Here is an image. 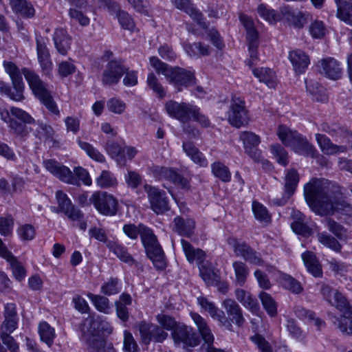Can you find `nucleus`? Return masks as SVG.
Returning a JSON list of instances; mask_svg holds the SVG:
<instances>
[{
	"label": "nucleus",
	"mask_w": 352,
	"mask_h": 352,
	"mask_svg": "<svg viewBox=\"0 0 352 352\" xmlns=\"http://www.w3.org/2000/svg\"><path fill=\"white\" fill-rule=\"evenodd\" d=\"M6 72L9 75L14 90L10 87L8 93H6L10 99L16 102L24 99L23 91L25 84L22 74L24 76L33 94L54 115L60 116V111L54 100L47 85L40 78L39 76L33 70L23 67L21 70L12 62H3Z\"/></svg>",
	"instance_id": "1"
},
{
	"label": "nucleus",
	"mask_w": 352,
	"mask_h": 352,
	"mask_svg": "<svg viewBox=\"0 0 352 352\" xmlns=\"http://www.w3.org/2000/svg\"><path fill=\"white\" fill-rule=\"evenodd\" d=\"M304 196L311 210L320 216L341 213L352 217V207L333 192L327 181L312 178L304 186Z\"/></svg>",
	"instance_id": "2"
},
{
	"label": "nucleus",
	"mask_w": 352,
	"mask_h": 352,
	"mask_svg": "<svg viewBox=\"0 0 352 352\" xmlns=\"http://www.w3.org/2000/svg\"><path fill=\"white\" fill-rule=\"evenodd\" d=\"M150 64L158 74L164 75L168 82L179 91H182L183 87H187L195 83L193 72L181 67H172L155 56L150 58Z\"/></svg>",
	"instance_id": "3"
},
{
	"label": "nucleus",
	"mask_w": 352,
	"mask_h": 352,
	"mask_svg": "<svg viewBox=\"0 0 352 352\" xmlns=\"http://www.w3.org/2000/svg\"><path fill=\"white\" fill-rule=\"evenodd\" d=\"M323 298L342 313L339 328L343 333L352 335V307L346 298L338 289L323 285L320 289Z\"/></svg>",
	"instance_id": "4"
},
{
	"label": "nucleus",
	"mask_w": 352,
	"mask_h": 352,
	"mask_svg": "<svg viewBox=\"0 0 352 352\" xmlns=\"http://www.w3.org/2000/svg\"><path fill=\"white\" fill-rule=\"evenodd\" d=\"M43 166L47 171L65 183L78 185V179H80L86 186H91L92 184L88 171L82 167L75 168L74 174L67 166L54 160H44Z\"/></svg>",
	"instance_id": "5"
},
{
	"label": "nucleus",
	"mask_w": 352,
	"mask_h": 352,
	"mask_svg": "<svg viewBox=\"0 0 352 352\" xmlns=\"http://www.w3.org/2000/svg\"><path fill=\"white\" fill-rule=\"evenodd\" d=\"M99 318L90 323V328L87 331L82 329L81 340L86 346L89 352H103L104 349V340L101 332L110 333L112 328L106 320L99 322Z\"/></svg>",
	"instance_id": "6"
},
{
	"label": "nucleus",
	"mask_w": 352,
	"mask_h": 352,
	"mask_svg": "<svg viewBox=\"0 0 352 352\" xmlns=\"http://www.w3.org/2000/svg\"><path fill=\"white\" fill-rule=\"evenodd\" d=\"M140 234L142 243L145 248L148 257L153 261L154 265L160 270L165 267L164 254L159 244L153 230L144 226Z\"/></svg>",
	"instance_id": "7"
},
{
	"label": "nucleus",
	"mask_w": 352,
	"mask_h": 352,
	"mask_svg": "<svg viewBox=\"0 0 352 352\" xmlns=\"http://www.w3.org/2000/svg\"><path fill=\"white\" fill-rule=\"evenodd\" d=\"M89 201L94 206L96 210L103 215L114 216L117 213L118 200L112 195L106 192H94L89 198Z\"/></svg>",
	"instance_id": "8"
},
{
	"label": "nucleus",
	"mask_w": 352,
	"mask_h": 352,
	"mask_svg": "<svg viewBox=\"0 0 352 352\" xmlns=\"http://www.w3.org/2000/svg\"><path fill=\"white\" fill-rule=\"evenodd\" d=\"M151 209L157 214H162L169 210L168 199L164 190L149 184H144Z\"/></svg>",
	"instance_id": "9"
},
{
	"label": "nucleus",
	"mask_w": 352,
	"mask_h": 352,
	"mask_svg": "<svg viewBox=\"0 0 352 352\" xmlns=\"http://www.w3.org/2000/svg\"><path fill=\"white\" fill-rule=\"evenodd\" d=\"M175 346L183 349L195 347L199 343V339L191 327L178 324L172 332Z\"/></svg>",
	"instance_id": "10"
},
{
	"label": "nucleus",
	"mask_w": 352,
	"mask_h": 352,
	"mask_svg": "<svg viewBox=\"0 0 352 352\" xmlns=\"http://www.w3.org/2000/svg\"><path fill=\"white\" fill-rule=\"evenodd\" d=\"M166 113L171 118L182 122L190 119V116H196L197 107L185 102L169 100L165 104Z\"/></svg>",
	"instance_id": "11"
},
{
	"label": "nucleus",
	"mask_w": 352,
	"mask_h": 352,
	"mask_svg": "<svg viewBox=\"0 0 352 352\" xmlns=\"http://www.w3.org/2000/svg\"><path fill=\"white\" fill-rule=\"evenodd\" d=\"M228 120L229 123L236 128H240L248 123V111L243 100L236 97L232 98L228 112Z\"/></svg>",
	"instance_id": "12"
},
{
	"label": "nucleus",
	"mask_w": 352,
	"mask_h": 352,
	"mask_svg": "<svg viewBox=\"0 0 352 352\" xmlns=\"http://www.w3.org/2000/svg\"><path fill=\"white\" fill-rule=\"evenodd\" d=\"M240 140L243 142L245 152L256 162H263L261 151L257 148L260 144V138L250 131H242L239 134Z\"/></svg>",
	"instance_id": "13"
},
{
	"label": "nucleus",
	"mask_w": 352,
	"mask_h": 352,
	"mask_svg": "<svg viewBox=\"0 0 352 352\" xmlns=\"http://www.w3.org/2000/svg\"><path fill=\"white\" fill-rule=\"evenodd\" d=\"M126 68L118 60H111L105 66L102 75V82L104 85H113L119 82Z\"/></svg>",
	"instance_id": "14"
},
{
	"label": "nucleus",
	"mask_w": 352,
	"mask_h": 352,
	"mask_svg": "<svg viewBox=\"0 0 352 352\" xmlns=\"http://www.w3.org/2000/svg\"><path fill=\"white\" fill-rule=\"evenodd\" d=\"M36 52L37 58L43 73L47 76H52L53 64L51 60L49 50L47 47L46 39L37 36Z\"/></svg>",
	"instance_id": "15"
},
{
	"label": "nucleus",
	"mask_w": 352,
	"mask_h": 352,
	"mask_svg": "<svg viewBox=\"0 0 352 352\" xmlns=\"http://www.w3.org/2000/svg\"><path fill=\"white\" fill-rule=\"evenodd\" d=\"M56 199L60 211L64 212L70 220L80 221L83 217L82 212L74 207L71 199L62 190L56 191Z\"/></svg>",
	"instance_id": "16"
},
{
	"label": "nucleus",
	"mask_w": 352,
	"mask_h": 352,
	"mask_svg": "<svg viewBox=\"0 0 352 352\" xmlns=\"http://www.w3.org/2000/svg\"><path fill=\"white\" fill-rule=\"evenodd\" d=\"M197 300L198 305L207 311L212 318L218 320L228 330L232 331V325L230 321L226 318L224 312L219 310L213 302L209 301L204 296L198 297Z\"/></svg>",
	"instance_id": "17"
},
{
	"label": "nucleus",
	"mask_w": 352,
	"mask_h": 352,
	"mask_svg": "<svg viewBox=\"0 0 352 352\" xmlns=\"http://www.w3.org/2000/svg\"><path fill=\"white\" fill-rule=\"evenodd\" d=\"M197 300L198 305L207 311L212 318L218 320L228 330L232 331V325L230 321L226 318L224 312L219 310L213 302L209 301L204 296L198 297Z\"/></svg>",
	"instance_id": "18"
},
{
	"label": "nucleus",
	"mask_w": 352,
	"mask_h": 352,
	"mask_svg": "<svg viewBox=\"0 0 352 352\" xmlns=\"http://www.w3.org/2000/svg\"><path fill=\"white\" fill-rule=\"evenodd\" d=\"M139 329L142 342L147 344L151 340L162 342L168 336V333L156 325L141 323Z\"/></svg>",
	"instance_id": "19"
},
{
	"label": "nucleus",
	"mask_w": 352,
	"mask_h": 352,
	"mask_svg": "<svg viewBox=\"0 0 352 352\" xmlns=\"http://www.w3.org/2000/svg\"><path fill=\"white\" fill-rule=\"evenodd\" d=\"M317 66L319 72L330 79L337 80L342 76V70L340 64L333 58H322Z\"/></svg>",
	"instance_id": "20"
},
{
	"label": "nucleus",
	"mask_w": 352,
	"mask_h": 352,
	"mask_svg": "<svg viewBox=\"0 0 352 352\" xmlns=\"http://www.w3.org/2000/svg\"><path fill=\"white\" fill-rule=\"evenodd\" d=\"M288 58L295 73L297 74H304L310 64L309 56L305 52L298 49L290 51Z\"/></svg>",
	"instance_id": "21"
},
{
	"label": "nucleus",
	"mask_w": 352,
	"mask_h": 352,
	"mask_svg": "<svg viewBox=\"0 0 352 352\" xmlns=\"http://www.w3.org/2000/svg\"><path fill=\"white\" fill-rule=\"evenodd\" d=\"M299 182V176L296 170L290 169L287 170L285 179V192L283 197L280 200L274 201V203L278 206L284 205L288 199L294 194L298 183Z\"/></svg>",
	"instance_id": "22"
},
{
	"label": "nucleus",
	"mask_w": 352,
	"mask_h": 352,
	"mask_svg": "<svg viewBox=\"0 0 352 352\" xmlns=\"http://www.w3.org/2000/svg\"><path fill=\"white\" fill-rule=\"evenodd\" d=\"M19 317L14 303H7L4 305V320L0 330L14 332L18 327Z\"/></svg>",
	"instance_id": "23"
},
{
	"label": "nucleus",
	"mask_w": 352,
	"mask_h": 352,
	"mask_svg": "<svg viewBox=\"0 0 352 352\" xmlns=\"http://www.w3.org/2000/svg\"><path fill=\"white\" fill-rule=\"evenodd\" d=\"M317 143L322 152L328 155H337L346 153L347 147L344 145H336L324 135L317 133L316 135Z\"/></svg>",
	"instance_id": "24"
},
{
	"label": "nucleus",
	"mask_w": 352,
	"mask_h": 352,
	"mask_svg": "<svg viewBox=\"0 0 352 352\" xmlns=\"http://www.w3.org/2000/svg\"><path fill=\"white\" fill-rule=\"evenodd\" d=\"M222 307L225 309L230 319L233 322L239 327L243 325L245 318L243 316L241 308L235 300L227 298L223 301Z\"/></svg>",
	"instance_id": "25"
},
{
	"label": "nucleus",
	"mask_w": 352,
	"mask_h": 352,
	"mask_svg": "<svg viewBox=\"0 0 352 352\" xmlns=\"http://www.w3.org/2000/svg\"><path fill=\"white\" fill-rule=\"evenodd\" d=\"M148 173L156 180L165 179L174 184L179 173L177 170L170 167L153 165L149 168Z\"/></svg>",
	"instance_id": "26"
},
{
	"label": "nucleus",
	"mask_w": 352,
	"mask_h": 352,
	"mask_svg": "<svg viewBox=\"0 0 352 352\" xmlns=\"http://www.w3.org/2000/svg\"><path fill=\"white\" fill-rule=\"evenodd\" d=\"M175 6L186 12L202 28H206V23L202 21V14L193 7L190 0H172Z\"/></svg>",
	"instance_id": "27"
},
{
	"label": "nucleus",
	"mask_w": 352,
	"mask_h": 352,
	"mask_svg": "<svg viewBox=\"0 0 352 352\" xmlns=\"http://www.w3.org/2000/svg\"><path fill=\"white\" fill-rule=\"evenodd\" d=\"M182 148L186 155L195 164L202 168H206L208 166V162L206 156L192 142H184Z\"/></svg>",
	"instance_id": "28"
},
{
	"label": "nucleus",
	"mask_w": 352,
	"mask_h": 352,
	"mask_svg": "<svg viewBox=\"0 0 352 352\" xmlns=\"http://www.w3.org/2000/svg\"><path fill=\"white\" fill-rule=\"evenodd\" d=\"M54 43L57 51L62 55H66L71 46V37L66 30L57 28L54 34Z\"/></svg>",
	"instance_id": "29"
},
{
	"label": "nucleus",
	"mask_w": 352,
	"mask_h": 352,
	"mask_svg": "<svg viewBox=\"0 0 352 352\" xmlns=\"http://www.w3.org/2000/svg\"><path fill=\"white\" fill-rule=\"evenodd\" d=\"M183 251L189 263L196 261L199 267L203 265L206 254L203 250L195 249L189 242L184 239L181 240Z\"/></svg>",
	"instance_id": "30"
},
{
	"label": "nucleus",
	"mask_w": 352,
	"mask_h": 352,
	"mask_svg": "<svg viewBox=\"0 0 352 352\" xmlns=\"http://www.w3.org/2000/svg\"><path fill=\"white\" fill-rule=\"evenodd\" d=\"M107 248L110 252H113L120 261L133 265L135 260L127 252L126 248L122 245L118 240L113 239L107 242Z\"/></svg>",
	"instance_id": "31"
},
{
	"label": "nucleus",
	"mask_w": 352,
	"mask_h": 352,
	"mask_svg": "<svg viewBox=\"0 0 352 352\" xmlns=\"http://www.w3.org/2000/svg\"><path fill=\"white\" fill-rule=\"evenodd\" d=\"M291 148L297 154L311 157H314L317 152L314 146L311 144L300 134L296 139V141L292 144Z\"/></svg>",
	"instance_id": "32"
},
{
	"label": "nucleus",
	"mask_w": 352,
	"mask_h": 352,
	"mask_svg": "<svg viewBox=\"0 0 352 352\" xmlns=\"http://www.w3.org/2000/svg\"><path fill=\"white\" fill-rule=\"evenodd\" d=\"M173 229L179 235L190 237L194 233L195 222L192 219H184L180 217H176L173 220Z\"/></svg>",
	"instance_id": "33"
},
{
	"label": "nucleus",
	"mask_w": 352,
	"mask_h": 352,
	"mask_svg": "<svg viewBox=\"0 0 352 352\" xmlns=\"http://www.w3.org/2000/svg\"><path fill=\"white\" fill-rule=\"evenodd\" d=\"M294 222L291 227L294 232L303 236H309L311 233V229L307 226L308 219L299 211L293 213Z\"/></svg>",
	"instance_id": "34"
},
{
	"label": "nucleus",
	"mask_w": 352,
	"mask_h": 352,
	"mask_svg": "<svg viewBox=\"0 0 352 352\" xmlns=\"http://www.w3.org/2000/svg\"><path fill=\"white\" fill-rule=\"evenodd\" d=\"M232 265L234 274V283L237 286H244L250 275L248 265L240 261H234Z\"/></svg>",
	"instance_id": "35"
},
{
	"label": "nucleus",
	"mask_w": 352,
	"mask_h": 352,
	"mask_svg": "<svg viewBox=\"0 0 352 352\" xmlns=\"http://www.w3.org/2000/svg\"><path fill=\"white\" fill-rule=\"evenodd\" d=\"M271 269L276 271V274L278 275L277 279L283 287L295 294H300L302 291L303 288L300 283L295 278L288 274L277 271L273 267H271Z\"/></svg>",
	"instance_id": "36"
},
{
	"label": "nucleus",
	"mask_w": 352,
	"mask_h": 352,
	"mask_svg": "<svg viewBox=\"0 0 352 352\" xmlns=\"http://www.w3.org/2000/svg\"><path fill=\"white\" fill-rule=\"evenodd\" d=\"M337 7L336 16L345 23L352 26V3L346 0H335Z\"/></svg>",
	"instance_id": "37"
},
{
	"label": "nucleus",
	"mask_w": 352,
	"mask_h": 352,
	"mask_svg": "<svg viewBox=\"0 0 352 352\" xmlns=\"http://www.w3.org/2000/svg\"><path fill=\"white\" fill-rule=\"evenodd\" d=\"M252 73L260 82H264L268 87H275L276 78L275 73L271 69L264 67L254 69Z\"/></svg>",
	"instance_id": "38"
},
{
	"label": "nucleus",
	"mask_w": 352,
	"mask_h": 352,
	"mask_svg": "<svg viewBox=\"0 0 352 352\" xmlns=\"http://www.w3.org/2000/svg\"><path fill=\"white\" fill-rule=\"evenodd\" d=\"M302 258L307 271L315 277L322 275L321 266L316 256L311 252H305L302 254Z\"/></svg>",
	"instance_id": "39"
},
{
	"label": "nucleus",
	"mask_w": 352,
	"mask_h": 352,
	"mask_svg": "<svg viewBox=\"0 0 352 352\" xmlns=\"http://www.w3.org/2000/svg\"><path fill=\"white\" fill-rule=\"evenodd\" d=\"M184 49L186 53L191 57L208 56L211 53L210 46L200 42L184 44Z\"/></svg>",
	"instance_id": "40"
},
{
	"label": "nucleus",
	"mask_w": 352,
	"mask_h": 352,
	"mask_svg": "<svg viewBox=\"0 0 352 352\" xmlns=\"http://www.w3.org/2000/svg\"><path fill=\"white\" fill-rule=\"evenodd\" d=\"M294 314L300 320L308 324H314L318 329H320L323 324L320 318L316 317V314L313 311L303 307H295Z\"/></svg>",
	"instance_id": "41"
},
{
	"label": "nucleus",
	"mask_w": 352,
	"mask_h": 352,
	"mask_svg": "<svg viewBox=\"0 0 352 352\" xmlns=\"http://www.w3.org/2000/svg\"><path fill=\"white\" fill-rule=\"evenodd\" d=\"M234 293L237 300L239 301L245 308L251 310L252 311L257 309V300L254 298L250 293L243 289H236Z\"/></svg>",
	"instance_id": "42"
},
{
	"label": "nucleus",
	"mask_w": 352,
	"mask_h": 352,
	"mask_svg": "<svg viewBox=\"0 0 352 352\" xmlns=\"http://www.w3.org/2000/svg\"><path fill=\"white\" fill-rule=\"evenodd\" d=\"M87 296L98 311L104 314H109L111 312L109 300L107 297L91 293H88Z\"/></svg>",
	"instance_id": "43"
},
{
	"label": "nucleus",
	"mask_w": 352,
	"mask_h": 352,
	"mask_svg": "<svg viewBox=\"0 0 352 352\" xmlns=\"http://www.w3.org/2000/svg\"><path fill=\"white\" fill-rule=\"evenodd\" d=\"M38 331L41 340L45 342L48 346H51L56 337L54 329L47 322H41L38 327Z\"/></svg>",
	"instance_id": "44"
},
{
	"label": "nucleus",
	"mask_w": 352,
	"mask_h": 352,
	"mask_svg": "<svg viewBox=\"0 0 352 352\" xmlns=\"http://www.w3.org/2000/svg\"><path fill=\"white\" fill-rule=\"evenodd\" d=\"M306 88L308 92L313 96L314 100L324 102L327 100L325 89L317 82L305 80Z\"/></svg>",
	"instance_id": "45"
},
{
	"label": "nucleus",
	"mask_w": 352,
	"mask_h": 352,
	"mask_svg": "<svg viewBox=\"0 0 352 352\" xmlns=\"http://www.w3.org/2000/svg\"><path fill=\"white\" fill-rule=\"evenodd\" d=\"M10 3L14 12L25 17H32L34 15V8L25 0H10Z\"/></svg>",
	"instance_id": "46"
},
{
	"label": "nucleus",
	"mask_w": 352,
	"mask_h": 352,
	"mask_svg": "<svg viewBox=\"0 0 352 352\" xmlns=\"http://www.w3.org/2000/svg\"><path fill=\"white\" fill-rule=\"evenodd\" d=\"M76 141L79 147L83 150L91 159L100 163L105 162V157L92 144L82 141L80 138H78Z\"/></svg>",
	"instance_id": "47"
},
{
	"label": "nucleus",
	"mask_w": 352,
	"mask_h": 352,
	"mask_svg": "<svg viewBox=\"0 0 352 352\" xmlns=\"http://www.w3.org/2000/svg\"><path fill=\"white\" fill-rule=\"evenodd\" d=\"M277 135L283 144L286 146L291 147L292 144L296 141L299 133L295 131L290 130L286 126L280 125L278 128Z\"/></svg>",
	"instance_id": "48"
},
{
	"label": "nucleus",
	"mask_w": 352,
	"mask_h": 352,
	"mask_svg": "<svg viewBox=\"0 0 352 352\" xmlns=\"http://www.w3.org/2000/svg\"><path fill=\"white\" fill-rule=\"evenodd\" d=\"M96 184L101 188H115L118 185V180L113 173L108 170H102L96 179Z\"/></svg>",
	"instance_id": "49"
},
{
	"label": "nucleus",
	"mask_w": 352,
	"mask_h": 352,
	"mask_svg": "<svg viewBox=\"0 0 352 352\" xmlns=\"http://www.w3.org/2000/svg\"><path fill=\"white\" fill-rule=\"evenodd\" d=\"M106 151L111 156V158L115 160L119 165H125V156L123 154V148H122L118 143L109 142L106 146Z\"/></svg>",
	"instance_id": "50"
},
{
	"label": "nucleus",
	"mask_w": 352,
	"mask_h": 352,
	"mask_svg": "<svg viewBox=\"0 0 352 352\" xmlns=\"http://www.w3.org/2000/svg\"><path fill=\"white\" fill-rule=\"evenodd\" d=\"M257 12L261 17L271 24L276 23L281 19V16L278 12L265 4H260L258 6Z\"/></svg>",
	"instance_id": "51"
},
{
	"label": "nucleus",
	"mask_w": 352,
	"mask_h": 352,
	"mask_svg": "<svg viewBox=\"0 0 352 352\" xmlns=\"http://www.w3.org/2000/svg\"><path fill=\"white\" fill-rule=\"evenodd\" d=\"M262 305L268 315L272 317L277 314V305L274 298L269 294L262 292L259 294Z\"/></svg>",
	"instance_id": "52"
},
{
	"label": "nucleus",
	"mask_w": 352,
	"mask_h": 352,
	"mask_svg": "<svg viewBox=\"0 0 352 352\" xmlns=\"http://www.w3.org/2000/svg\"><path fill=\"white\" fill-rule=\"evenodd\" d=\"M212 174L224 182H228L231 179L229 169L223 163L215 162L211 164Z\"/></svg>",
	"instance_id": "53"
},
{
	"label": "nucleus",
	"mask_w": 352,
	"mask_h": 352,
	"mask_svg": "<svg viewBox=\"0 0 352 352\" xmlns=\"http://www.w3.org/2000/svg\"><path fill=\"white\" fill-rule=\"evenodd\" d=\"M147 87L151 89L159 98L165 97L166 91L159 82L157 78L153 73H149L146 78Z\"/></svg>",
	"instance_id": "54"
},
{
	"label": "nucleus",
	"mask_w": 352,
	"mask_h": 352,
	"mask_svg": "<svg viewBox=\"0 0 352 352\" xmlns=\"http://www.w3.org/2000/svg\"><path fill=\"white\" fill-rule=\"evenodd\" d=\"M317 238L321 244L335 252H339L341 250L339 242L326 232L318 233Z\"/></svg>",
	"instance_id": "55"
},
{
	"label": "nucleus",
	"mask_w": 352,
	"mask_h": 352,
	"mask_svg": "<svg viewBox=\"0 0 352 352\" xmlns=\"http://www.w3.org/2000/svg\"><path fill=\"white\" fill-rule=\"evenodd\" d=\"M200 275L207 285H214L219 280L217 272L212 267H206L204 264L199 267Z\"/></svg>",
	"instance_id": "56"
},
{
	"label": "nucleus",
	"mask_w": 352,
	"mask_h": 352,
	"mask_svg": "<svg viewBox=\"0 0 352 352\" xmlns=\"http://www.w3.org/2000/svg\"><path fill=\"white\" fill-rule=\"evenodd\" d=\"M285 19L295 28H300L305 22V14L299 11L286 10L284 13Z\"/></svg>",
	"instance_id": "57"
},
{
	"label": "nucleus",
	"mask_w": 352,
	"mask_h": 352,
	"mask_svg": "<svg viewBox=\"0 0 352 352\" xmlns=\"http://www.w3.org/2000/svg\"><path fill=\"white\" fill-rule=\"evenodd\" d=\"M120 289L121 286L116 278H110L100 287V292L107 296L116 294L120 292Z\"/></svg>",
	"instance_id": "58"
},
{
	"label": "nucleus",
	"mask_w": 352,
	"mask_h": 352,
	"mask_svg": "<svg viewBox=\"0 0 352 352\" xmlns=\"http://www.w3.org/2000/svg\"><path fill=\"white\" fill-rule=\"evenodd\" d=\"M252 211L256 219L261 221L268 223L271 220V216L269 214L266 207L257 201L252 202Z\"/></svg>",
	"instance_id": "59"
},
{
	"label": "nucleus",
	"mask_w": 352,
	"mask_h": 352,
	"mask_svg": "<svg viewBox=\"0 0 352 352\" xmlns=\"http://www.w3.org/2000/svg\"><path fill=\"white\" fill-rule=\"evenodd\" d=\"M309 31L314 38H322L327 32L324 23L319 20H315L311 23Z\"/></svg>",
	"instance_id": "60"
},
{
	"label": "nucleus",
	"mask_w": 352,
	"mask_h": 352,
	"mask_svg": "<svg viewBox=\"0 0 352 352\" xmlns=\"http://www.w3.org/2000/svg\"><path fill=\"white\" fill-rule=\"evenodd\" d=\"M119 23L123 29L133 32L135 30V23L129 13L124 10H119L117 13Z\"/></svg>",
	"instance_id": "61"
},
{
	"label": "nucleus",
	"mask_w": 352,
	"mask_h": 352,
	"mask_svg": "<svg viewBox=\"0 0 352 352\" xmlns=\"http://www.w3.org/2000/svg\"><path fill=\"white\" fill-rule=\"evenodd\" d=\"M107 107L109 111L116 114H122L124 112L126 104L119 98H112L107 101Z\"/></svg>",
	"instance_id": "62"
},
{
	"label": "nucleus",
	"mask_w": 352,
	"mask_h": 352,
	"mask_svg": "<svg viewBox=\"0 0 352 352\" xmlns=\"http://www.w3.org/2000/svg\"><path fill=\"white\" fill-rule=\"evenodd\" d=\"M16 232L21 241H31L34 238L36 234L34 228L29 224L20 226Z\"/></svg>",
	"instance_id": "63"
},
{
	"label": "nucleus",
	"mask_w": 352,
	"mask_h": 352,
	"mask_svg": "<svg viewBox=\"0 0 352 352\" xmlns=\"http://www.w3.org/2000/svg\"><path fill=\"white\" fill-rule=\"evenodd\" d=\"M124 352H138L139 347L132 334L126 331L124 333Z\"/></svg>",
	"instance_id": "64"
}]
</instances>
